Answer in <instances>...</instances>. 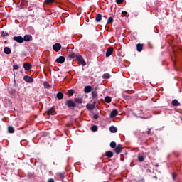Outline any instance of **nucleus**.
I'll list each match as a JSON object with an SVG mask.
<instances>
[{"instance_id":"f257e3e1","label":"nucleus","mask_w":182,"mask_h":182,"mask_svg":"<svg viewBox=\"0 0 182 182\" xmlns=\"http://www.w3.org/2000/svg\"><path fill=\"white\" fill-rule=\"evenodd\" d=\"M23 80L27 82V83H32L33 82V78L31 76L25 75L23 77Z\"/></svg>"},{"instance_id":"f03ea898","label":"nucleus","mask_w":182,"mask_h":182,"mask_svg":"<svg viewBox=\"0 0 182 182\" xmlns=\"http://www.w3.org/2000/svg\"><path fill=\"white\" fill-rule=\"evenodd\" d=\"M66 105L68 106V107H76V103H75L73 100H69L66 102Z\"/></svg>"},{"instance_id":"7ed1b4c3","label":"nucleus","mask_w":182,"mask_h":182,"mask_svg":"<svg viewBox=\"0 0 182 182\" xmlns=\"http://www.w3.org/2000/svg\"><path fill=\"white\" fill-rule=\"evenodd\" d=\"M62 48L60 43H55L53 46V49L55 52H59L60 49Z\"/></svg>"},{"instance_id":"20e7f679","label":"nucleus","mask_w":182,"mask_h":182,"mask_svg":"<svg viewBox=\"0 0 182 182\" xmlns=\"http://www.w3.org/2000/svg\"><path fill=\"white\" fill-rule=\"evenodd\" d=\"M23 68H24L25 70H31V69H32V65L29 63H24L23 64Z\"/></svg>"},{"instance_id":"39448f33","label":"nucleus","mask_w":182,"mask_h":182,"mask_svg":"<svg viewBox=\"0 0 182 182\" xmlns=\"http://www.w3.org/2000/svg\"><path fill=\"white\" fill-rule=\"evenodd\" d=\"M14 41H16V42H18V43H23V38L22 36H14Z\"/></svg>"},{"instance_id":"423d86ee","label":"nucleus","mask_w":182,"mask_h":182,"mask_svg":"<svg viewBox=\"0 0 182 182\" xmlns=\"http://www.w3.org/2000/svg\"><path fill=\"white\" fill-rule=\"evenodd\" d=\"M122 149L123 148L122 147V145L119 144L115 147V153H117V154H120Z\"/></svg>"},{"instance_id":"0eeeda50","label":"nucleus","mask_w":182,"mask_h":182,"mask_svg":"<svg viewBox=\"0 0 182 182\" xmlns=\"http://www.w3.org/2000/svg\"><path fill=\"white\" fill-rule=\"evenodd\" d=\"M65 58L63 56H60L58 58L55 60L57 63H64Z\"/></svg>"},{"instance_id":"6e6552de","label":"nucleus","mask_w":182,"mask_h":182,"mask_svg":"<svg viewBox=\"0 0 182 182\" xmlns=\"http://www.w3.org/2000/svg\"><path fill=\"white\" fill-rule=\"evenodd\" d=\"M119 113V112L117 109H114L110 113V118L113 119V117H116V116H117V114Z\"/></svg>"},{"instance_id":"1a4fd4ad","label":"nucleus","mask_w":182,"mask_h":182,"mask_svg":"<svg viewBox=\"0 0 182 182\" xmlns=\"http://www.w3.org/2000/svg\"><path fill=\"white\" fill-rule=\"evenodd\" d=\"M113 53V48H109L107 50L106 56L107 58H109Z\"/></svg>"},{"instance_id":"9d476101","label":"nucleus","mask_w":182,"mask_h":182,"mask_svg":"<svg viewBox=\"0 0 182 182\" xmlns=\"http://www.w3.org/2000/svg\"><path fill=\"white\" fill-rule=\"evenodd\" d=\"M85 93H90L92 92V86H86L84 88Z\"/></svg>"},{"instance_id":"9b49d317","label":"nucleus","mask_w":182,"mask_h":182,"mask_svg":"<svg viewBox=\"0 0 182 182\" xmlns=\"http://www.w3.org/2000/svg\"><path fill=\"white\" fill-rule=\"evenodd\" d=\"M26 42H28V41H32V36L31 35H26L23 39Z\"/></svg>"},{"instance_id":"f8f14e48","label":"nucleus","mask_w":182,"mask_h":182,"mask_svg":"<svg viewBox=\"0 0 182 182\" xmlns=\"http://www.w3.org/2000/svg\"><path fill=\"white\" fill-rule=\"evenodd\" d=\"M46 113L48 114V116L53 115V114L55 113V109L50 108L46 111Z\"/></svg>"},{"instance_id":"ddd939ff","label":"nucleus","mask_w":182,"mask_h":182,"mask_svg":"<svg viewBox=\"0 0 182 182\" xmlns=\"http://www.w3.org/2000/svg\"><path fill=\"white\" fill-rule=\"evenodd\" d=\"M96 22H100L102 21V14H97L95 17Z\"/></svg>"},{"instance_id":"4468645a","label":"nucleus","mask_w":182,"mask_h":182,"mask_svg":"<svg viewBox=\"0 0 182 182\" xmlns=\"http://www.w3.org/2000/svg\"><path fill=\"white\" fill-rule=\"evenodd\" d=\"M4 53H6V55H10V53H11V48H9V47H5L4 48Z\"/></svg>"},{"instance_id":"2eb2a0df","label":"nucleus","mask_w":182,"mask_h":182,"mask_svg":"<svg viewBox=\"0 0 182 182\" xmlns=\"http://www.w3.org/2000/svg\"><path fill=\"white\" fill-rule=\"evenodd\" d=\"M109 131L111 132V133H116V132H117V128L114 126H111L109 127Z\"/></svg>"},{"instance_id":"dca6fc26","label":"nucleus","mask_w":182,"mask_h":182,"mask_svg":"<svg viewBox=\"0 0 182 182\" xmlns=\"http://www.w3.org/2000/svg\"><path fill=\"white\" fill-rule=\"evenodd\" d=\"M97 88L95 89L94 91L92 92V96L93 99H97V92H96Z\"/></svg>"},{"instance_id":"f3484780","label":"nucleus","mask_w":182,"mask_h":182,"mask_svg":"<svg viewBox=\"0 0 182 182\" xmlns=\"http://www.w3.org/2000/svg\"><path fill=\"white\" fill-rule=\"evenodd\" d=\"M87 109H88V110H93V109H95V104H87Z\"/></svg>"},{"instance_id":"a211bd4d","label":"nucleus","mask_w":182,"mask_h":182,"mask_svg":"<svg viewBox=\"0 0 182 182\" xmlns=\"http://www.w3.org/2000/svg\"><path fill=\"white\" fill-rule=\"evenodd\" d=\"M171 105H172V106H179L180 102H178V101L177 100H173L171 102Z\"/></svg>"},{"instance_id":"6ab92c4d","label":"nucleus","mask_w":182,"mask_h":182,"mask_svg":"<svg viewBox=\"0 0 182 182\" xmlns=\"http://www.w3.org/2000/svg\"><path fill=\"white\" fill-rule=\"evenodd\" d=\"M136 50H137L138 52H141V50H143V45L137 44L136 45Z\"/></svg>"},{"instance_id":"aec40b11","label":"nucleus","mask_w":182,"mask_h":182,"mask_svg":"<svg viewBox=\"0 0 182 182\" xmlns=\"http://www.w3.org/2000/svg\"><path fill=\"white\" fill-rule=\"evenodd\" d=\"M77 59L80 61V63H81V65H82L83 66H85L86 65V62L84 61V60H83V58H82V57H78Z\"/></svg>"},{"instance_id":"412c9836","label":"nucleus","mask_w":182,"mask_h":182,"mask_svg":"<svg viewBox=\"0 0 182 182\" xmlns=\"http://www.w3.org/2000/svg\"><path fill=\"white\" fill-rule=\"evenodd\" d=\"M83 100L82 98H75V103H78L79 105L82 104Z\"/></svg>"},{"instance_id":"4be33fe9","label":"nucleus","mask_w":182,"mask_h":182,"mask_svg":"<svg viewBox=\"0 0 182 182\" xmlns=\"http://www.w3.org/2000/svg\"><path fill=\"white\" fill-rule=\"evenodd\" d=\"M57 98L59 99V100L63 99V94L62 92H58L57 94Z\"/></svg>"},{"instance_id":"5701e85b","label":"nucleus","mask_w":182,"mask_h":182,"mask_svg":"<svg viewBox=\"0 0 182 182\" xmlns=\"http://www.w3.org/2000/svg\"><path fill=\"white\" fill-rule=\"evenodd\" d=\"M105 156H107V157H112L113 156V152L108 151L105 153Z\"/></svg>"},{"instance_id":"b1692460","label":"nucleus","mask_w":182,"mask_h":182,"mask_svg":"<svg viewBox=\"0 0 182 182\" xmlns=\"http://www.w3.org/2000/svg\"><path fill=\"white\" fill-rule=\"evenodd\" d=\"M55 2V0H45V4L46 5H50V4H53Z\"/></svg>"},{"instance_id":"393cba45","label":"nucleus","mask_w":182,"mask_h":182,"mask_svg":"<svg viewBox=\"0 0 182 182\" xmlns=\"http://www.w3.org/2000/svg\"><path fill=\"white\" fill-rule=\"evenodd\" d=\"M105 101L106 102V103H110V102H112V98L109 96H107L105 98Z\"/></svg>"},{"instance_id":"a878e982","label":"nucleus","mask_w":182,"mask_h":182,"mask_svg":"<svg viewBox=\"0 0 182 182\" xmlns=\"http://www.w3.org/2000/svg\"><path fill=\"white\" fill-rule=\"evenodd\" d=\"M103 79H110V74L105 73L102 76Z\"/></svg>"},{"instance_id":"bb28decb","label":"nucleus","mask_w":182,"mask_h":182,"mask_svg":"<svg viewBox=\"0 0 182 182\" xmlns=\"http://www.w3.org/2000/svg\"><path fill=\"white\" fill-rule=\"evenodd\" d=\"M8 131L9 133H14L15 132V129H14L13 127H8Z\"/></svg>"},{"instance_id":"cd10ccee","label":"nucleus","mask_w":182,"mask_h":182,"mask_svg":"<svg viewBox=\"0 0 182 182\" xmlns=\"http://www.w3.org/2000/svg\"><path fill=\"white\" fill-rule=\"evenodd\" d=\"M91 130H92V132H97V126H96V125L92 126V127H91Z\"/></svg>"},{"instance_id":"c85d7f7f","label":"nucleus","mask_w":182,"mask_h":182,"mask_svg":"<svg viewBox=\"0 0 182 182\" xmlns=\"http://www.w3.org/2000/svg\"><path fill=\"white\" fill-rule=\"evenodd\" d=\"M110 147H111L112 149L116 148V142H114V141L111 142V143H110Z\"/></svg>"},{"instance_id":"c756f323","label":"nucleus","mask_w":182,"mask_h":182,"mask_svg":"<svg viewBox=\"0 0 182 182\" xmlns=\"http://www.w3.org/2000/svg\"><path fill=\"white\" fill-rule=\"evenodd\" d=\"M74 93H75V91H73V90H68V95L70 96H73Z\"/></svg>"},{"instance_id":"7c9ffc66","label":"nucleus","mask_w":182,"mask_h":182,"mask_svg":"<svg viewBox=\"0 0 182 182\" xmlns=\"http://www.w3.org/2000/svg\"><path fill=\"white\" fill-rule=\"evenodd\" d=\"M70 58H71L72 59H75V58H76V55L74 53H71L69 55Z\"/></svg>"},{"instance_id":"2f4dec72","label":"nucleus","mask_w":182,"mask_h":182,"mask_svg":"<svg viewBox=\"0 0 182 182\" xmlns=\"http://www.w3.org/2000/svg\"><path fill=\"white\" fill-rule=\"evenodd\" d=\"M107 23H113V17H109L108 18Z\"/></svg>"},{"instance_id":"473e14b6","label":"nucleus","mask_w":182,"mask_h":182,"mask_svg":"<svg viewBox=\"0 0 182 182\" xmlns=\"http://www.w3.org/2000/svg\"><path fill=\"white\" fill-rule=\"evenodd\" d=\"M138 159L139 161H144V157L143 156H139Z\"/></svg>"},{"instance_id":"72a5a7b5","label":"nucleus","mask_w":182,"mask_h":182,"mask_svg":"<svg viewBox=\"0 0 182 182\" xmlns=\"http://www.w3.org/2000/svg\"><path fill=\"white\" fill-rule=\"evenodd\" d=\"M1 36H2L3 38H5V36H8V33H6V32H5V31H3V32L1 33Z\"/></svg>"},{"instance_id":"f704fd0d","label":"nucleus","mask_w":182,"mask_h":182,"mask_svg":"<svg viewBox=\"0 0 182 182\" xmlns=\"http://www.w3.org/2000/svg\"><path fill=\"white\" fill-rule=\"evenodd\" d=\"M13 69H14V70H18V69H19V65H14L13 66Z\"/></svg>"},{"instance_id":"c9c22d12","label":"nucleus","mask_w":182,"mask_h":182,"mask_svg":"<svg viewBox=\"0 0 182 182\" xmlns=\"http://www.w3.org/2000/svg\"><path fill=\"white\" fill-rule=\"evenodd\" d=\"M60 178L63 179L65 178V175L63 173H58Z\"/></svg>"},{"instance_id":"e433bc0d","label":"nucleus","mask_w":182,"mask_h":182,"mask_svg":"<svg viewBox=\"0 0 182 182\" xmlns=\"http://www.w3.org/2000/svg\"><path fill=\"white\" fill-rule=\"evenodd\" d=\"M44 86H45V87H47V89L49 88V83H48V82H45Z\"/></svg>"},{"instance_id":"4c0bfd02","label":"nucleus","mask_w":182,"mask_h":182,"mask_svg":"<svg viewBox=\"0 0 182 182\" xmlns=\"http://www.w3.org/2000/svg\"><path fill=\"white\" fill-rule=\"evenodd\" d=\"M122 15L123 16H126L127 15V11H123L122 12Z\"/></svg>"},{"instance_id":"58836bf2","label":"nucleus","mask_w":182,"mask_h":182,"mask_svg":"<svg viewBox=\"0 0 182 182\" xmlns=\"http://www.w3.org/2000/svg\"><path fill=\"white\" fill-rule=\"evenodd\" d=\"M117 4H123V0H116Z\"/></svg>"},{"instance_id":"ea45409f","label":"nucleus","mask_w":182,"mask_h":182,"mask_svg":"<svg viewBox=\"0 0 182 182\" xmlns=\"http://www.w3.org/2000/svg\"><path fill=\"white\" fill-rule=\"evenodd\" d=\"M93 117L96 120V119H99V115L95 114Z\"/></svg>"},{"instance_id":"a19ab883","label":"nucleus","mask_w":182,"mask_h":182,"mask_svg":"<svg viewBox=\"0 0 182 182\" xmlns=\"http://www.w3.org/2000/svg\"><path fill=\"white\" fill-rule=\"evenodd\" d=\"M48 182H55V180L53 178H50Z\"/></svg>"},{"instance_id":"79ce46f5","label":"nucleus","mask_w":182,"mask_h":182,"mask_svg":"<svg viewBox=\"0 0 182 182\" xmlns=\"http://www.w3.org/2000/svg\"><path fill=\"white\" fill-rule=\"evenodd\" d=\"M176 177H177V174L173 173V180L176 179Z\"/></svg>"},{"instance_id":"37998d69","label":"nucleus","mask_w":182,"mask_h":182,"mask_svg":"<svg viewBox=\"0 0 182 182\" xmlns=\"http://www.w3.org/2000/svg\"><path fill=\"white\" fill-rule=\"evenodd\" d=\"M151 131V129H148V131H147V134H150V132Z\"/></svg>"},{"instance_id":"c03bdc74","label":"nucleus","mask_w":182,"mask_h":182,"mask_svg":"<svg viewBox=\"0 0 182 182\" xmlns=\"http://www.w3.org/2000/svg\"><path fill=\"white\" fill-rule=\"evenodd\" d=\"M156 167H159V165H158V164H156Z\"/></svg>"}]
</instances>
